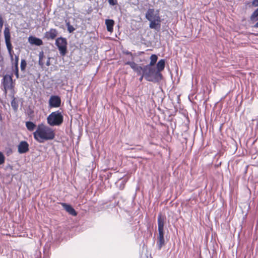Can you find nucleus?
<instances>
[{
	"label": "nucleus",
	"mask_w": 258,
	"mask_h": 258,
	"mask_svg": "<svg viewBox=\"0 0 258 258\" xmlns=\"http://www.w3.org/2000/svg\"><path fill=\"white\" fill-rule=\"evenodd\" d=\"M33 136L36 141L42 143L45 141L53 140L55 137V133L50 127L40 124L33 133Z\"/></svg>",
	"instance_id": "1"
},
{
	"label": "nucleus",
	"mask_w": 258,
	"mask_h": 258,
	"mask_svg": "<svg viewBox=\"0 0 258 258\" xmlns=\"http://www.w3.org/2000/svg\"><path fill=\"white\" fill-rule=\"evenodd\" d=\"M164 226V217L160 213L158 217V230L159 235L157 237V245L159 249H161L162 246L165 245Z\"/></svg>",
	"instance_id": "2"
},
{
	"label": "nucleus",
	"mask_w": 258,
	"mask_h": 258,
	"mask_svg": "<svg viewBox=\"0 0 258 258\" xmlns=\"http://www.w3.org/2000/svg\"><path fill=\"white\" fill-rule=\"evenodd\" d=\"M63 120V117L59 111L51 113L47 118L48 124L51 126L60 125Z\"/></svg>",
	"instance_id": "3"
},
{
	"label": "nucleus",
	"mask_w": 258,
	"mask_h": 258,
	"mask_svg": "<svg viewBox=\"0 0 258 258\" xmlns=\"http://www.w3.org/2000/svg\"><path fill=\"white\" fill-rule=\"evenodd\" d=\"M150 65H146L144 66V73L145 75V79L150 82H153L155 80H158L161 79L160 77L156 74V70L155 69L152 67Z\"/></svg>",
	"instance_id": "4"
},
{
	"label": "nucleus",
	"mask_w": 258,
	"mask_h": 258,
	"mask_svg": "<svg viewBox=\"0 0 258 258\" xmlns=\"http://www.w3.org/2000/svg\"><path fill=\"white\" fill-rule=\"evenodd\" d=\"M67 41L65 38L60 37L55 40V45L62 56L66 55L67 53Z\"/></svg>",
	"instance_id": "5"
},
{
	"label": "nucleus",
	"mask_w": 258,
	"mask_h": 258,
	"mask_svg": "<svg viewBox=\"0 0 258 258\" xmlns=\"http://www.w3.org/2000/svg\"><path fill=\"white\" fill-rule=\"evenodd\" d=\"M2 83L4 86L5 93H7L8 90H14L15 83L13 81L12 75H5L3 78Z\"/></svg>",
	"instance_id": "6"
},
{
	"label": "nucleus",
	"mask_w": 258,
	"mask_h": 258,
	"mask_svg": "<svg viewBox=\"0 0 258 258\" xmlns=\"http://www.w3.org/2000/svg\"><path fill=\"white\" fill-rule=\"evenodd\" d=\"M4 36L6 42V44L7 46V48L8 49L9 53L12 58L13 59V53L14 51L13 50V46L11 42V34L10 29L6 27L4 30Z\"/></svg>",
	"instance_id": "7"
},
{
	"label": "nucleus",
	"mask_w": 258,
	"mask_h": 258,
	"mask_svg": "<svg viewBox=\"0 0 258 258\" xmlns=\"http://www.w3.org/2000/svg\"><path fill=\"white\" fill-rule=\"evenodd\" d=\"M61 99L57 95H52L49 100V106L50 108H57L60 106Z\"/></svg>",
	"instance_id": "8"
},
{
	"label": "nucleus",
	"mask_w": 258,
	"mask_h": 258,
	"mask_svg": "<svg viewBox=\"0 0 258 258\" xmlns=\"http://www.w3.org/2000/svg\"><path fill=\"white\" fill-rule=\"evenodd\" d=\"M58 35V31L54 28H51L46 31L44 35V38L47 40H54Z\"/></svg>",
	"instance_id": "9"
},
{
	"label": "nucleus",
	"mask_w": 258,
	"mask_h": 258,
	"mask_svg": "<svg viewBox=\"0 0 258 258\" xmlns=\"http://www.w3.org/2000/svg\"><path fill=\"white\" fill-rule=\"evenodd\" d=\"M160 17L159 11H155L154 9H149L146 14V18L148 20H153L156 19V17Z\"/></svg>",
	"instance_id": "10"
},
{
	"label": "nucleus",
	"mask_w": 258,
	"mask_h": 258,
	"mask_svg": "<svg viewBox=\"0 0 258 258\" xmlns=\"http://www.w3.org/2000/svg\"><path fill=\"white\" fill-rule=\"evenodd\" d=\"M155 20H149L150 21L149 27L151 29L159 30L161 27V20L160 17H156Z\"/></svg>",
	"instance_id": "11"
},
{
	"label": "nucleus",
	"mask_w": 258,
	"mask_h": 258,
	"mask_svg": "<svg viewBox=\"0 0 258 258\" xmlns=\"http://www.w3.org/2000/svg\"><path fill=\"white\" fill-rule=\"evenodd\" d=\"M165 61L164 59H160L156 64L157 68V72L156 74L158 75V77H160V79H162V75L161 73V72L163 71L165 68Z\"/></svg>",
	"instance_id": "12"
},
{
	"label": "nucleus",
	"mask_w": 258,
	"mask_h": 258,
	"mask_svg": "<svg viewBox=\"0 0 258 258\" xmlns=\"http://www.w3.org/2000/svg\"><path fill=\"white\" fill-rule=\"evenodd\" d=\"M61 205L62 206L63 209L71 215L73 216H76L77 215V212L73 208V207L69 204L61 203Z\"/></svg>",
	"instance_id": "13"
},
{
	"label": "nucleus",
	"mask_w": 258,
	"mask_h": 258,
	"mask_svg": "<svg viewBox=\"0 0 258 258\" xmlns=\"http://www.w3.org/2000/svg\"><path fill=\"white\" fill-rule=\"evenodd\" d=\"M18 152L23 154L29 151V144L26 141H21L18 145Z\"/></svg>",
	"instance_id": "14"
},
{
	"label": "nucleus",
	"mask_w": 258,
	"mask_h": 258,
	"mask_svg": "<svg viewBox=\"0 0 258 258\" xmlns=\"http://www.w3.org/2000/svg\"><path fill=\"white\" fill-rule=\"evenodd\" d=\"M28 41L30 44L37 46H40L43 44V41L41 39L32 36L28 38Z\"/></svg>",
	"instance_id": "15"
},
{
	"label": "nucleus",
	"mask_w": 258,
	"mask_h": 258,
	"mask_svg": "<svg viewBox=\"0 0 258 258\" xmlns=\"http://www.w3.org/2000/svg\"><path fill=\"white\" fill-rule=\"evenodd\" d=\"M107 30L108 32H112L113 29L114 22L113 20L107 19L105 21Z\"/></svg>",
	"instance_id": "16"
},
{
	"label": "nucleus",
	"mask_w": 258,
	"mask_h": 258,
	"mask_svg": "<svg viewBox=\"0 0 258 258\" xmlns=\"http://www.w3.org/2000/svg\"><path fill=\"white\" fill-rule=\"evenodd\" d=\"M26 126L29 131H33L36 125L32 121H27L26 122Z\"/></svg>",
	"instance_id": "17"
},
{
	"label": "nucleus",
	"mask_w": 258,
	"mask_h": 258,
	"mask_svg": "<svg viewBox=\"0 0 258 258\" xmlns=\"http://www.w3.org/2000/svg\"><path fill=\"white\" fill-rule=\"evenodd\" d=\"M158 59V56L156 54H152L150 56V62L149 65L153 66L155 65Z\"/></svg>",
	"instance_id": "18"
},
{
	"label": "nucleus",
	"mask_w": 258,
	"mask_h": 258,
	"mask_svg": "<svg viewBox=\"0 0 258 258\" xmlns=\"http://www.w3.org/2000/svg\"><path fill=\"white\" fill-rule=\"evenodd\" d=\"M250 18L252 21L258 20V8L252 13Z\"/></svg>",
	"instance_id": "19"
},
{
	"label": "nucleus",
	"mask_w": 258,
	"mask_h": 258,
	"mask_svg": "<svg viewBox=\"0 0 258 258\" xmlns=\"http://www.w3.org/2000/svg\"><path fill=\"white\" fill-rule=\"evenodd\" d=\"M44 57V53L43 51H41L39 54V64L41 67L44 66V62L43 61V59Z\"/></svg>",
	"instance_id": "20"
},
{
	"label": "nucleus",
	"mask_w": 258,
	"mask_h": 258,
	"mask_svg": "<svg viewBox=\"0 0 258 258\" xmlns=\"http://www.w3.org/2000/svg\"><path fill=\"white\" fill-rule=\"evenodd\" d=\"M144 67L143 68L141 66H138L136 70L135 71L138 75H141L144 72Z\"/></svg>",
	"instance_id": "21"
},
{
	"label": "nucleus",
	"mask_w": 258,
	"mask_h": 258,
	"mask_svg": "<svg viewBox=\"0 0 258 258\" xmlns=\"http://www.w3.org/2000/svg\"><path fill=\"white\" fill-rule=\"evenodd\" d=\"M27 66V62L25 59H22L21 61V70L24 71Z\"/></svg>",
	"instance_id": "22"
},
{
	"label": "nucleus",
	"mask_w": 258,
	"mask_h": 258,
	"mask_svg": "<svg viewBox=\"0 0 258 258\" xmlns=\"http://www.w3.org/2000/svg\"><path fill=\"white\" fill-rule=\"evenodd\" d=\"M67 26L68 31L70 33H72L75 30V28H74V27L72 25H71L69 22L67 23Z\"/></svg>",
	"instance_id": "23"
},
{
	"label": "nucleus",
	"mask_w": 258,
	"mask_h": 258,
	"mask_svg": "<svg viewBox=\"0 0 258 258\" xmlns=\"http://www.w3.org/2000/svg\"><path fill=\"white\" fill-rule=\"evenodd\" d=\"M5 161V157L3 153L0 152V165L3 164Z\"/></svg>",
	"instance_id": "24"
},
{
	"label": "nucleus",
	"mask_w": 258,
	"mask_h": 258,
	"mask_svg": "<svg viewBox=\"0 0 258 258\" xmlns=\"http://www.w3.org/2000/svg\"><path fill=\"white\" fill-rule=\"evenodd\" d=\"M108 3L111 6H115L117 4V0H107Z\"/></svg>",
	"instance_id": "25"
},
{
	"label": "nucleus",
	"mask_w": 258,
	"mask_h": 258,
	"mask_svg": "<svg viewBox=\"0 0 258 258\" xmlns=\"http://www.w3.org/2000/svg\"><path fill=\"white\" fill-rule=\"evenodd\" d=\"M138 66H138L136 63H135V62H133V63H131V66H130V67H131V68L132 69H133L134 70V71H135L136 70L137 68H138Z\"/></svg>",
	"instance_id": "26"
},
{
	"label": "nucleus",
	"mask_w": 258,
	"mask_h": 258,
	"mask_svg": "<svg viewBox=\"0 0 258 258\" xmlns=\"http://www.w3.org/2000/svg\"><path fill=\"white\" fill-rule=\"evenodd\" d=\"M19 59V56H15V68H17V67H18Z\"/></svg>",
	"instance_id": "27"
},
{
	"label": "nucleus",
	"mask_w": 258,
	"mask_h": 258,
	"mask_svg": "<svg viewBox=\"0 0 258 258\" xmlns=\"http://www.w3.org/2000/svg\"><path fill=\"white\" fill-rule=\"evenodd\" d=\"M252 4L254 7H257L258 6V0H253L252 2Z\"/></svg>",
	"instance_id": "28"
},
{
	"label": "nucleus",
	"mask_w": 258,
	"mask_h": 258,
	"mask_svg": "<svg viewBox=\"0 0 258 258\" xmlns=\"http://www.w3.org/2000/svg\"><path fill=\"white\" fill-rule=\"evenodd\" d=\"M4 24L2 16L0 15V28H2L3 27Z\"/></svg>",
	"instance_id": "29"
},
{
	"label": "nucleus",
	"mask_w": 258,
	"mask_h": 258,
	"mask_svg": "<svg viewBox=\"0 0 258 258\" xmlns=\"http://www.w3.org/2000/svg\"><path fill=\"white\" fill-rule=\"evenodd\" d=\"M18 67L17 68H15V75L17 78L19 77V73H18Z\"/></svg>",
	"instance_id": "30"
},
{
	"label": "nucleus",
	"mask_w": 258,
	"mask_h": 258,
	"mask_svg": "<svg viewBox=\"0 0 258 258\" xmlns=\"http://www.w3.org/2000/svg\"><path fill=\"white\" fill-rule=\"evenodd\" d=\"M144 77L145 78V74L143 72V74L142 75H141V77H140V78L139 79V80H140V82L142 81Z\"/></svg>",
	"instance_id": "31"
},
{
	"label": "nucleus",
	"mask_w": 258,
	"mask_h": 258,
	"mask_svg": "<svg viewBox=\"0 0 258 258\" xmlns=\"http://www.w3.org/2000/svg\"><path fill=\"white\" fill-rule=\"evenodd\" d=\"M50 58L49 57L48 58V60H47L46 64L47 66H49L50 64Z\"/></svg>",
	"instance_id": "32"
},
{
	"label": "nucleus",
	"mask_w": 258,
	"mask_h": 258,
	"mask_svg": "<svg viewBox=\"0 0 258 258\" xmlns=\"http://www.w3.org/2000/svg\"><path fill=\"white\" fill-rule=\"evenodd\" d=\"M134 61H127L126 62H125V64H127V65H129L130 66H131V63H133Z\"/></svg>",
	"instance_id": "33"
},
{
	"label": "nucleus",
	"mask_w": 258,
	"mask_h": 258,
	"mask_svg": "<svg viewBox=\"0 0 258 258\" xmlns=\"http://www.w3.org/2000/svg\"><path fill=\"white\" fill-rule=\"evenodd\" d=\"M11 104L13 107H15L14 100L12 102ZM15 107L17 108V106H15Z\"/></svg>",
	"instance_id": "34"
},
{
	"label": "nucleus",
	"mask_w": 258,
	"mask_h": 258,
	"mask_svg": "<svg viewBox=\"0 0 258 258\" xmlns=\"http://www.w3.org/2000/svg\"><path fill=\"white\" fill-rule=\"evenodd\" d=\"M254 27L255 28H258V22L255 23V24L254 25Z\"/></svg>",
	"instance_id": "35"
},
{
	"label": "nucleus",
	"mask_w": 258,
	"mask_h": 258,
	"mask_svg": "<svg viewBox=\"0 0 258 258\" xmlns=\"http://www.w3.org/2000/svg\"><path fill=\"white\" fill-rule=\"evenodd\" d=\"M2 120H3V117L1 115V114L0 113V121H2Z\"/></svg>",
	"instance_id": "36"
}]
</instances>
